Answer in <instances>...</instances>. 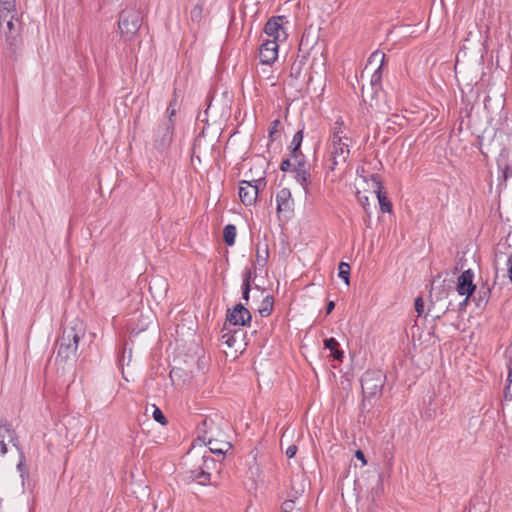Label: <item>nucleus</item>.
<instances>
[{
	"instance_id": "47",
	"label": "nucleus",
	"mask_w": 512,
	"mask_h": 512,
	"mask_svg": "<svg viewBox=\"0 0 512 512\" xmlns=\"http://www.w3.org/2000/svg\"><path fill=\"white\" fill-rule=\"evenodd\" d=\"M11 13H16V10H5L4 8H0V23L4 21L7 22Z\"/></svg>"
},
{
	"instance_id": "58",
	"label": "nucleus",
	"mask_w": 512,
	"mask_h": 512,
	"mask_svg": "<svg viewBox=\"0 0 512 512\" xmlns=\"http://www.w3.org/2000/svg\"><path fill=\"white\" fill-rule=\"evenodd\" d=\"M469 512H471V510H469Z\"/></svg>"
},
{
	"instance_id": "24",
	"label": "nucleus",
	"mask_w": 512,
	"mask_h": 512,
	"mask_svg": "<svg viewBox=\"0 0 512 512\" xmlns=\"http://www.w3.org/2000/svg\"><path fill=\"white\" fill-rule=\"evenodd\" d=\"M236 235L237 229L234 224H227L223 228V241L227 246H233L235 244Z\"/></svg>"
},
{
	"instance_id": "11",
	"label": "nucleus",
	"mask_w": 512,
	"mask_h": 512,
	"mask_svg": "<svg viewBox=\"0 0 512 512\" xmlns=\"http://www.w3.org/2000/svg\"><path fill=\"white\" fill-rule=\"evenodd\" d=\"M474 273L471 269L463 271L458 277L456 291L461 296H473L476 285L473 283Z\"/></svg>"
},
{
	"instance_id": "21",
	"label": "nucleus",
	"mask_w": 512,
	"mask_h": 512,
	"mask_svg": "<svg viewBox=\"0 0 512 512\" xmlns=\"http://www.w3.org/2000/svg\"><path fill=\"white\" fill-rule=\"evenodd\" d=\"M190 478L197 481L201 485H207L211 480V473L205 468H197L194 470H190Z\"/></svg>"
},
{
	"instance_id": "45",
	"label": "nucleus",
	"mask_w": 512,
	"mask_h": 512,
	"mask_svg": "<svg viewBox=\"0 0 512 512\" xmlns=\"http://www.w3.org/2000/svg\"><path fill=\"white\" fill-rule=\"evenodd\" d=\"M356 197H357V200L358 202L363 206V208L365 209V211H367V208L366 206L369 205V199L366 195H362L360 191H357L356 193Z\"/></svg>"
},
{
	"instance_id": "28",
	"label": "nucleus",
	"mask_w": 512,
	"mask_h": 512,
	"mask_svg": "<svg viewBox=\"0 0 512 512\" xmlns=\"http://www.w3.org/2000/svg\"><path fill=\"white\" fill-rule=\"evenodd\" d=\"M497 167L501 171V175L498 176V180H502L505 183L509 177H512V169L510 165L503 163L500 158L497 159Z\"/></svg>"
},
{
	"instance_id": "27",
	"label": "nucleus",
	"mask_w": 512,
	"mask_h": 512,
	"mask_svg": "<svg viewBox=\"0 0 512 512\" xmlns=\"http://www.w3.org/2000/svg\"><path fill=\"white\" fill-rule=\"evenodd\" d=\"M290 158L294 161V166L304 167L309 165L307 163L306 155L302 152V150H296L289 152Z\"/></svg>"
},
{
	"instance_id": "23",
	"label": "nucleus",
	"mask_w": 512,
	"mask_h": 512,
	"mask_svg": "<svg viewBox=\"0 0 512 512\" xmlns=\"http://www.w3.org/2000/svg\"><path fill=\"white\" fill-rule=\"evenodd\" d=\"M5 42L9 50L15 53L18 45L21 43L20 31L5 33Z\"/></svg>"
},
{
	"instance_id": "3",
	"label": "nucleus",
	"mask_w": 512,
	"mask_h": 512,
	"mask_svg": "<svg viewBox=\"0 0 512 512\" xmlns=\"http://www.w3.org/2000/svg\"><path fill=\"white\" fill-rule=\"evenodd\" d=\"M317 44L318 37L311 36L309 33H303L299 43L297 57L293 64L291 65V77L295 79L300 78L303 67L308 57L313 53L317 54L319 52V50L316 49Z\"/></svg>"
},
{
	"instance_id": "31",
	"label": "nucleus",
	"mask_w": 512,
	"mask_h": 512,
	"mask_svg": "<svg viewBox=\"0 0 512 512\" xmlns=\"http://www.w3.org/2000/svg\"><path fill=\"white\" fill-rule=\"evenodd\" d=\"M176 113H177V96H176V92H174L173 98L171 99V101L166 109V116L163 118V120H174Z\"/></svg>"
},
{
	"instance_id": "38",
	"label": "nucleus",
	"mask_w": 512,
	"mask_h": 512,
	"mask_svg": "<svg viewBox=\"0 0 512 512\" xmlns=\"http://www.w3.org/2000/svg\"><path fill=\"white\" fill-rule=\"evenodd\" d=\"M293 168H295L294 163L292 162V159L288 155V157L284 158L282 162L280 163L279 169L284 172H293Z\"/></svg>"
},
{
	"instance_id": "40",
	"label": "nucleus",
	"mask_w": 512,
	"mask_h": 512,
	"mask_svg": "<svg viewBox=\"0 0 512 512\" xmlns=\"http://www.w3.org/2000/svg\"><path fill=\"white\" fill-rule=\"evenodd\" d=\"M505 357L507 359L506 367L508 370L506 382L512 383V351L506 350Z\"/></svg>"
},
{
	"instance_id": "52",
	"label": "nucleus",
	"mask_w": 512,
	"mask_h": 512,
	"mask_svg": "<svg viewBox=\"0 0 512 512\" xmlns=\"http://www.w3.org/2000/svg\"><path fill=\"white\" fill-rule=\"evenodd\" d=\"M507 271H508V277L510 281L512 282V253L509 255L507 259Z\"/></svg>"
},
{
	"instance_id": "5",
	"label": "nucleus",
	"mask_w": 512,
	"mask_h": 512,
	"mask_svg": "<svg viewBox=\"0 0 512 512\" xmlns=\"http://www.w3.org/2000/svg\"><path fill=\"white\" fill-rule=\"evenodd\" d=\"M175 121L162 120L152 133V144L154 149L163 154L166 153L174 138Z\"/></svg>"
},
{
	"instance_id": "39",
	"label": "nucleus",
	"mask_w": 512,
	"mask_h": 512,
	"mask_svg": "<svg viewBox=\"0 0 512 512\" xmlns=\"http://www.w3.org/2000/svg\"><path fill=\"white\" fill-rule=\"evenodd\" d=\"M281 512H301V510L296 509L293 499H287L281 505Z\"/></svg>"
},
{
	"instance_id": "36",
	"label": "nucleus",
	"mask_w": 512,
	"mask_h": 512,
	"mask_svg": "<svg viewBox=\"0 0 512 512\" xmlns=\"http://www.w3.org/2000/svg\"><path fill=\"white\" fill-rule=\"evenodd\" d=\"M200 468H205V470L209 471L216 467V461L209 455L202 456V464L199 466Z\"/></svg>"
},
{
	"instance_id": "12",
	"label": "nucleus",
	"mask_w": 512,
	"mask_h": 512,
	"mask_svg": "<svg viewBox=\"0 0 512 512\" xmlns=\"http://www.w3.org/2000/svg\"><path fill=\"white\" fill-rule=\"evenodd\" d=\"M278 44L275 40L264 41L259 49L260 63L264 65L273 64L278 57Z\"/></svg>"
},
{
	"instance_id": "33",
	"label": "nucleus",
	"mask_w": 512,
	"mask_h": 512,
	"mask_svg": "<svg viewBox=\"0 0 512 512\" xmlns=\"http://www.w3.org/2000/svg\"><path fill=\"white\" fill-rule=\"evenodd\" d=\"M241 332L239 329L232 331H228L226 333L222 334V340L228 347H234L236 340H237V334Z\"/></svg>"
},
{
	"instance_id": "43",
	"label": "nucleus",
	"mask_w": 512,
	"mask_h": 512,
	"mask_svg": "<svg viewBox=\"0 0 512 512\" xmlns=\"http://www.w3.org/2000/svg\"><path fill=\"white\" fill-rule=\"evenodd\" d=\"M0 8L16 10V0H0Z\"/></svg>"
},
{
	"instance_id": "49",
	"label": "nucleus",
	"mask_w": 512,
	"mask_h": 512,
	"mask_svg": "<svg viewBox=\"0 0 512 512\" xmlns=\"http://www.w3.org/2000/svg\"><path fill=\"white\" fill-rule=\"evenodd\" d=\"M512 383L506 382V385L504 387L503 396L506 401L512 400V393L510 392V387Z\"/></svg>"
},
{
	"instance_id": "25",
	"label": "nucleus",
	"mask_w": 512,
	"mask_h": 512,
	"mask_svg": "<svg viewBox=\"0 0 512 512\" xmlns=\"http://www.w3.org/2000/svg\"><path fill=\"white\" fill-rule=\"evenodd\" d=\"M19 456L20 457H19V462L17 464V470L20 473V477L22 479V485L24 487L25 483H26V480L29 481V470H28V467L26 465L25 455H24L23 451L20 450V455Z\"/></svg>"
},
{
	"instance_id": "55",
	"label": "nucleus",
	"mask_w": 512,
	"mask_h": 512,
	"mask_svg": "<svg viewBox=\"0 0 512 512\" xmlns=\"http://www.w3.org/2000/svg\"><path fill=\"white\" fill-rule=\"evenodd\" d=\"M367 512H379V510L376 505H372L368 508Z\"/></svg>"
},
{
	"instance_id": "41",
	"label": "nucleus",
	"mask_w": 512,
	"mask_h": 512,
	"mask_svg": "<svg viewBox=\"0 0 512 512\" xmlns=\"http://www.w3.org/2000/svg\"><path fill=\"white\" fill-rule=\"evenodd\" d=\"M415 311L417 312V316L421 317L424 314V301L421 296H418L414 302Z\"/></svg>"
},
{
	"instance_id": "6",
	"label": "nucleus",
	"mask_w": 512,
	"mask_h": 512,
	"mask_svg": "<svg viewBox=\"0 0 512 512\" xmlns=\"http://www.w3.org/2000/svg\"><path fill=\"white\" fill-rule=\"evenodd\" d=\"M344 129V121L341 117L334 123L333 133L331 136L332 141V154L335 156H341L342 164H347L350 156L349 144L344 143V140H348V137L342 136Z\"/></svg>"
},
{
	"instance_id": "2",
	"label": "nucleus",
	"mask_w": 512,
	"mask_h": 512,
	"mask_svg": "<svg viewBox=\"0 0 512 512\" xmlns=\"http://www.w3.org/2000/svg\"><path fill=\"white\" fill-rule=\"evenodd\" d=\"M147 8L148 0H128L118 19V28L122 37L131 40L136 35L142 26Z\"/></svg>"
},
{
	"instance_id": "19",
	"label": "nucleus",
	"mask_w": 512,
	"mask_h": 512,
	"mask_svg": "<svg viewBox=\"0 0 512 512\" xmlns=\"http://www.w3.org/2000/svg\"><path fill=\"white\" fill-rule=\"evenodd\" d=\"M340 344L337 339L330 337L324 340V348L328 349L331 353V357L335 361L342 362L344 358V352L339 348Z\"/></svg>"
},
{
	"instance_id": "1",
	"label": "nucleus",
	"mask_w": 512,
	"mask_h": 512,
	"mask_svg": "<svg viewBox=\"0 0 512 512\" xmlns=\"http://www.w3.org/2000/svg\"><path fill=\"white\" fill-rule=\"evenodd\" d=\"M85 335L83 324L79 321H73L70 325L63 327L61 336L56 341L57 355L55 361L57 364H72L76 361V352L81 338Z\"/></svg>"
},
{
	"instance_id": "56",
	"label": "nucleus",
	"mask_w": 512,
	"mask_h": 512,
	"mask_svg": "<svg viewBox=\"0 0 512 512\" xmlns=\"http://www.w3.org/2000/svg\"><path fill=\"white\" fill-rule=\"evenodd\" d=\"M442 315H436L434 316V319H440Z\"/></svg>"
},
{
	"instance_id": "46",
	"label": "nucleus",
	"mask_w": 512,
	"mask_h": 512,
	"mask_svg": "<svg viewBox=\"0 0 512 512\" xmlns=\"http://www.w3.org/2000/svg\"><path fill=\"white\" fill-rule=\"evenodd\" d=\"M471 296H466L457 306V311L459 314H463L466 311V307L469 304Z\"/></svg>"
},
{
	"instance_id": "13",
	"label": "nucleus",
	"mask_w": 512,
	"mask_h": 512,
	"mask_svg": "<svg viewBox=\"0 0 512 512\" xmlns=\"http://www.w3.org/2000/svg\"><path fill=\"white\" fill-rule=\"evenodd\" d=\"M285 16H273L271 17L264 26V32L272 37L271 40L278 41L280 39L281 33L284 34V38L286 37L285 30L283 28V21Z\"/></svg>"
},
{
	"instance_id": "17",
	"label": "nucleus",
	"mask_w": 512,
	"mask_h": 512,
	"mask_svg": "<svg viewBox=\"0 0 512 512\" xmlns=\"http://www.w3.org/2000/svg\"><path fill=\"white\" fill-rule=\"evenodd\" d=\"M208 447L211 453L225 457V454L232 449V444L224 439H218L216 436L206 438V442H204Z\"/></svg>"
},
{
	"instance_id": "16",
	"label": "nucleus",
	"mask_w": 512,
	"mask_h": 512,
	"mask_svg": "<svg viewBox=\"0 0 512 512\" xmlns=\"http://www.w3.org/2000/svg\"><path fill=\"white\" fill-rule=\"evenodd\" d=\"M294 179L301 185L306 195L310 194L309 186L312 184L310 165L293 168Z\"/></svg>"
},
{
	"instance_id": "9",
	"label": "nucleus",
	"mask_w": 512,
	"mask_h": 512,
	"mask_svg": "<svg viewBox=\"0 0 512 512\" xmlns=\"http://www.w3.org/2000/svg\"><path fill=\"white\" fill-rule=\"evenodd\" d=\"M276 212L278 218L285 217L289 219L292 217L294 212V200L289 188H282L276 194Z\"/></svg>"
},
{
	"instance_id": "48",
	"label": "nucleus",
	"mask_w": 512,
	"mask_h": 512,
	"mask_svg": "<svg viewBox=\"0 0 512 512\" xmlns=\"http://www.w3.org/2000/svg\"><path fill=\"white\" fill-rule=\"evenodd\" d=\"M251 289L252 286H241L242 299L244 300L245 304H248L249 302Z\"/></svg>"
},
{
	"instance_id": "50",
	"label": "nucleus",
	"mask_w": 512,
	"mask_h": 512,
	"mask_svg": "<svg viewBox=\"0 0 512 512\" xmlns=\"http://www.w3.org/2000/svg\"><path fill=\"white\" fill-rule=\"evenodd\" d=\"M297 450H298L297 446L293 444V445H290V446L286 449L285 454H286V456L290 459V458H293V457L296 455Z\"/></svg>"
},
{
	"instance_id": "8",
	"label": "nucleus",
	"mask_w": 512,
	"mask_h": 512,
	"mask_svg": "<svg viewBox=\"0 0 512 512\" xmlns=\"http://www.w3.org/2000/svg\"><path fill=\"white\" fill-rule=\"evenodd\" d=\"M226 424L222 417L215 415V418L206 416L198 425V439L206 442V438L214 437L222 433V426Z\"/></svg>"
},
{
	"instance_id": "44",
	"label": "nucleus",
	"mask_w": 512,
	"mask_h": 512,
	"mask_svg": "<svg viewBox=\"0 0 512 512\" xmlns=\"http://www.w3.org/2000/svg\"><path fill=\"white\" fill-rule=\"evenodd\" d=\"M14 20H18L16 17H15V14H12L10 16V18L7 20V23H6V26L8 28V31L6 33H11V32H15V31H20L18 28H16L15 26V23H14Z\"/></svg>"
},
{
	"instance_id": "15",
	"label": "nucleus",
	"mask_w": 512,
	"mask_h": 512,
	"mask_svg": "<svg viewBox=\"0 0 512 512\" xmlns=\"http://www.w3.org/2000/svg\"><path fill=\"white\" fill-rule=\"evenodd\" d=\"M371 180L375 184V192L378 198L381 211L384 213H390L392 211V203L387 198L386 193L383 191L384 187L382 184L381 177L378 174H372Z\"/></svg>"
},
{
	"instance_id": "26",
	"label": "nucleus",
	"mask_w": 512,
	"mask_h": 512,
	"mask_svg": "<svg viewBox=\"0 0 512 512\" xmlns=\"http://www.w3.org/2000/svg\"><path fill=\"white\" fill-rule=\"evenodd\" d=\"M304 138V127L299 129L293 136L290 145L288 146L289 152L301 150Z\"/></svg>"
},
{
	"instance_id": "22",
	"label": "nucleus",
	"mask_w": 512,
	"mask_h": 512,
	"mask_svg": "<svg viewBox=\"0 0 512 512\" xmlns=\"http://www.w3.org/2000/svg\"><path fill=\"white\" fill-rule=\"evenodd\" d=\"M274 307V297L272 295H267L263 298L258 312L261 317H268L271 315Z\"/></svg>"
},
{
	"instance_id": "57",
	"label": "nucleus",
	"mask_w": 512,
	"mask_h": 512,
	"mask_svg": "<svg viewBox=\"0 0 512 512\" xmlns=\"http://www.w3.org/2000/svg\"><path fill=\"white\" fill-rule=\"evenodd\" d=\"M223 432L220 434V435H216V438L220 439V437L222 436Z\"/></svg>"
},
{
	"instance_id": "4",
	"label": "nucleus",
	"mask_w": 512,
	"mask_h": 512,
	"mask_svg": "<svg viewBox=\"0 0 512 512\" xmlns=\"http://www.w3.org/2000/svg\"><path fill=\"white\" fill-rule=\"evenodd\" d=\"M385 379L381 370H367L360 380L363 401L379 398L382 395Z\"/></svg>"
},
{
	"instance_id": "42",
	"label": "nucleus",
	"mask_w": 512,
	"mask_h": 512,
	"mask_svg": "<svg viewBox=\"0 0 512 512\" xmlns=\"http://www.w3.org/2000/svg\"><path fill=\"white\" fill-rule=\"evenodd\" d=\"M330 162H331V164L329 166V170L330 171H334L339 166H344L345 165V164H342L341 156H335L332 153H331Z\"/></svg>"
},
{
	"instance_id": "35",
	"label": "nucleus",
	"mask_w": 512,
	"mask_h": 512,
	"mask_svg": "<svg viewBox=\"0 0 512 512\" xmlns=\"http://www.w3.org/2000/svg\"><path fill=\"white\" fill-rule=\"evenodd\" d=\"M190 17L193 22L199 23L203 18V4L197 3L190 12Z\"/></svg>"
},
{
	"instance_id": "54",
	"label": "nucleus",
	"mask_w": 512,
	"mask_h": 512,
	"mask_svg": "<svg viewBox=\"0 0 512 512\" xmlns=\"http://www.w3.org/2000/svg\"><path fill=\"white\" fill-rule=\"evenodd\" d=\"M454 310H455V307H454L452 301H450L448 303V306L446 307V309L443 311L442 315L446 314L449 311H454Z\"/></svg>"
},
{
	"instance_id": "14",
	"label": "nucleus",
	"mask_w": 512,
	"mask_h": 512,
	"mask_svg": "<svg viewBox=\"0 0 512 512\" xmlns=\"http://www.w3.org/2000/svg\"><path fill=\"white\" fill-rule=\"evenodd\" d=\"M385 54L380 52V51H375L373 52L369 59H368V62L369 64H371L372 62L376 61V60H380V65L378 66V68L373 72V74L371 75V79H370V85H371V88L372 90L374 91V93L377 92V90L380 88L381 86V80H382V66H383V63H384V60H385Z\"/></svg>"
},
{
	"instance_id": "37",
	"label": "nucleus",
	"mask_w": 512,
	"mask_h": 512,
	"mask_svg": "<svg viewBox=\"0 0 512 512\" xmlns=\"http://www.w3.org/2000/svg\"><path fill=\"white\" fill-rule=\"evenodd\" d=\"M152 417L156 422L160 423L163 426H165L168 423L166 416L163 414L162 410L159 407L154 406Z\"/></svg>"
},
{
	"instance_id": "29",
	"label": "nucleus",
	"mask_w": 512,
	"mask_h": 512,
	"mask_svg": "<svg viewBox=\"0 0 512 512\" xmlns=\"http://www.w3.org/2000/svg\"><path fill=\"white\" fill-rule=\"evenodd\" d=\"M269 257V250L268 245L264 244L263 249H261L260 244L257 245V251H256V262L261 266L264 267L267 263Z\"/></svg>"
},
{
	"instance_id": "10",
	"label": "nucleus",
	"mask_w": 512,
	"mask_h": 512,
	"mask_svg": "<svg viewBox=\"0 0 512 512\" xmlns=\"http://www.w3.org/2000/svg\"><path fill=\"white\" fill-rule=\"evenodd\" d=\"M252 315L243 303H238L226 313V322L233 326H250Z\"/></svg>"
},
{
	"instance_id": "53",
	"label": "nucleus",
	"mask_w": 512,
	"mask_h": 512,
	"mask_svg": "<svg viewBox=\"0 0 512 512\" xmlns=\"http://www.w3.org/2000/svg\"><path fill=\"white\" fill-rule=\"evenodd\" d=\"M335 308V302L334 301H328L325 307L326 314H330Z\"/></svg>"
},
{
	"instance_id": "51",
	"label": "nucleus",
	"mask_w": 512,
	"mask_h": 512,
	"mask_svg": "<svg viewBox=\"0 0 512 512\" xmlns=\"http://www.w3.org/2000/svg\"><path fill=\"white\" fill-rule=\"evenodd\" d=\"M355 457L362 462V465L367 464L365 454L362 450L358 449L355 451Z\"/></svg>"
},
{
	"instance_id": "7",
	"label": "nucleus",
	"mask_w": 512,
	"mask_h": 512,
	"mask_svg": "<svg viewBox=\"0 0 512 512\" xmlns=\"http://www.w3.org/2000/svg\"><path fill=\"white\" fill-rule=\"evenodd\" d=\"M266 178L256 180H241L239 182V197L245 206H252L256 203L261 187L266 186Z\"/></svg>"
},
{
	"instance_id": "20",
	"label": "nucleus",
	"mask_w": 512,
	"mask_h": 512,
	"mask_svg": "<svg viewBox=\"0 0 512 512\" xmlns=\"http://www.w3.org/2000/svg\"><path fill=\"white\" fill-rule=\"evenodd\" d=\"M491 289L488 286L483 285L479 288L476 295H473V301L477 308L484 309L490 299Z\"/></svg>"
},
{
	"instance_id": "34",
	"label": "nucleus",
	"mask_w": 512,
	"mask_h": 512,
	"mask_svg": "<svg viewBox=\"0 0 512 512\" xmlns=\"http://www.w3.org/2000/svg\"><path fill=\"white\" fill-rule=\"evenodd\" d=\"M280 124H281V122L279 119H276L271 122V124L269 126V131H268L269 140L271 142L277 140L280 137V133L278 131V127Z\"/></svg>"
},
{
	"instance_id": "32",
	"label": "nucleus",
	"mask_w": 512,
	"mask_h": 512,
	"mask_svg": "<svg viewBox=\"0 0 512 512\" xmlns=\"http://www.w3.org/2000/svg\"><path fill=\"white\" fill-rule=\"evenodd\" d=\"M243 286H252V283L254 282L255 278L257 277L256 269L253 268H246L243 272Z\"/></svg>"
},
{
	"instance_id": "30",
	"label": "nucleus",
	"mask_w": 512,
	"mask_h": 512,
	"mask_svg": "<svg viewBox=\"0 0 512 512\" xmlns=\"http://www.w3.org/2000/svg\"><path fill=\"white\" fill-rule=\"evenodd\" d=\"M350 271L351 267L348 263L341 261L338 266V277L341 278L345 284L350 283Z\"/></svg>"
},
{
	"instance_id": "18",
	"label": "nucleus",
	"mask_w": 512,
	"mask_h": 512,
	"mask_svg": "<svg viewBox=\"0 0 512 512\" xmlns=\"http://www.w3.org/2000/svg\"><path fill=\"white\" fill-rule=\"evenodd\" d=\"M6 438L17 447L16 443H14L17 439L16 432L9 423L0 424V456L7 453Z\"/></svg>"
}]
</instances>
